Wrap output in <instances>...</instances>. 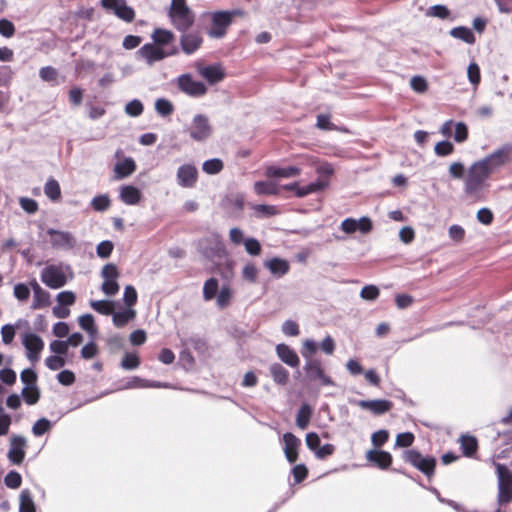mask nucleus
I'll use <instances>...</instances> for the list:
<instances>
[{"label": "nucleus", "mask_w": 512, "mask_h": 512, "mask_svg": "<svg viewBox=\"0 0 512 512\" xmlns=\"http://www.w3.org/2000/svg\"><path fill=\"white\" fill-rule=\"evenodd\" d=\"M511 161V146L504 145L487 155L483 159L474 162L468 169L466 185L470 190L482 187L489 176L497 169Z\"/></svg>", "instance_id": "1"}, {"label": "nucleus", "mask_w": 512, "mask_h": 512, "mask_svg": "<svg viewBox=\"0 0 512 512\" xmlns=\"http://www.w3.org/2000/svg\"><path fill=\"white\" fill-rule=\"evenodd\" d=\"M197 250L206 259L216 263L227 256V251L219 236L204 237L197 242Z\"/></svg>", "instance_id": "2"}, {"label": "nucleus", "mask_w": 512, "mask_h": 512, "mask_svg": "<svg viewBox=\"0 0 512 512\" xmlns=\"http://www.w3.org/2000/svg\"><path fill=\"white\" fill-rule=\"evenodd\" d=\"M300 173V169L296 166L276 167L270 166L266 169L267 181H259L255 183L256 192H273L275 184L272 178H289Z\"/></svg>", "instance_id": "3"}, {"label": "nucleus", "mask_w": 512, "mask_h": 512, "mask_svg": "<svg viewBox=\"0 0 512 512\" xmlns=\"http://www.w3.org/2000/svg\"><path fill=\"white\" fill-rule=\"evenodd\" d=\"M403 460L418 469L428 478L434 475L436 458L433 456H423L418 450L409 449L403 452Z\"/></svg>", "instance_id": "4"}, {"label": "nucleus", "mask_w": 512, "mask_h": 512, "mask_svg": "<svg viewBox=\"0 0 512 512\" xmlns=\"http://www.w3.org/2000/svg\"><path fill=\"white\" fill-rule=\"evenodd\" d=\"M187 130L190 137L197 142L206 141L213 133L208 117L203 114L195 115Z\"/></svg>", "instance_id": "5"}, {"label": "nucleus", "mask_w": 512, "mask_h": 512, "mask_svg": "<svg viewBox=\"0 0 512 512\" xmlns=\"http://www.w3.org/2000/svg\"><path fill=\"white\" fill-rule=\"evenodd\" d=\"M209 15L211 18V28L208 30L209 37L222 38L226 33V29L232 23L235 12L216 11Z\"/></svg>", "instance_id": "6"}, {"label": "nucleus", "mask_w": 512, "mask_h": 512, "mask_svg": "<svg viewBox=\"0 0 512 512\" xmlns=\"http://www.w3.org/2000/svg\"><path fill=\"white\" fill-rule=\"evenodd\" d=\"M179 50L176 46H171V48L159 47L156 44H145L143 45L138 53L142 58L146 60V62L151 65L154 62L163 60L166 57L173 56L178 54Z\"/></svg>", "instance_id": "7"}, {"label": "nucleus", "mask_w": 512, "mask_h": 512, "mask_svg": "<svg viewBox=\"0 0 512 512\" xmlns=\"http://www.w3.org/2000/svg\"><path fill=\"white\" fill-rule=\"evenodd\" d=\"M40 278L51 289L62 288L67 283V277L62 267L55 264L45 266L41 271Z\"/></svg>", "instance_id": "8"}, {"label": "nucleus", "mask_w": 512, "mask_h": 512, "mask_svg": "<svg viewBox=\"0 0 512 512\" xmlns=\"http://www.w3.org/2000/svg\"><path fill=\"white\" fill-rule=\"evenodd\" d=\"M306 377L310 382L320 381L322 386H335L333 379L325 374L319 360H308L304 365Z\"/></svg>", "instance_id": "9"}, {"label": "nucleus", "mask_w": 512, "mask_h": 512, "mask_svg": "<svg viewBox=\"0 0 512 512\" xmlns=\"http://www.w3.org/2000/svg\"><path fill=\"white\" fill-rule=\"evenodd\" d=\"M22 343L26 349L27 358L31 362L38 361L40 353L44 348V341L42 338L33 332H28L24 335Z\"/></svg>", "instance_id": "10"}, {"label": "nucleus", "mask_w": 512, "mask_h": 512, "mask_svg": "<svg viewBox=\"0 0 512 512\" xmlns=\"http://www.w3.org/2000/svg\"><path fill=\"white\" fill-rule=\"evenodd\" d=\"M220 206L227 216L238 217L244 209V198L242 194H225Z\"/></svg>", "instance_id": "11"}, {"label": "nucleus", "mask_w": 512, "mask_h": 512, "mask_svg": "<svg viewBox=\"0 0 512 512\" xmlns=\"http://www.w3.org/2000/svg\"><path fill=\"white\" fill-rule=\"evenodd\" d=\"M26 438L21 435H14L10 439V448L7 454L9 461L14 465H20L25 458Z\"/></svg>", "instance_id": "12"}, {"label": "nucleus", "mask_w": 512, "mask_h": 512, "mask_svg": "<svg viewBox=\"0 0 512 512\" xmlns=\"http://www.w3.org/2000/svg\"><path fill=\"white\" fill-rule=\"evenodd\" d=\"M181 32L182 34L179 38L181 50L186 55L194 54L202 46L203 38L201 34L197 31L188 32V30Z\"/></svg>", "instance_id": "13"}, {"label": "nucleus", "mask_w": 512, "mask_h": 512, "mask_svg": "<svg viewBox=\"0 0 512 512\" xmlns=\"http://www.w3.org/2000/svg\"><path fill=\"white\" fill-rule=\"evenodd\" d=\"M178 87L182 92L192 97H200L207 91L202 82L193 80L189 74L179 76Z\"/></svg>", "instance_id": "14"}, {"label": "nucleus", "mask_w": 512, "mask_h": 512, "mask_svg": "<svg viewBox=\"0 0 512 512\" xmlns=\"http://www.w3.org/2000/svg\"><path fill=\"white\" fill-rule=\"evenodd\" d=\"M47 234L50 236V243L54 248L68 250L75 246V238L70 232L49 228Z\"/></svg>", "instance_id": "15"}, {"label": "nucleus", "mask_w": 512, "mask_h": 512, "mask_svg": "<svg viewBox=\"0 0 512 512\" xmlns=\"http://www.w3.org/2000/svg\"><path fill=\"white\" fill-rule=\"evenodd\" d=\"M101 3L104 8L113 11L124 21L131 22L135 17L134 10L127 6L125 0H101Z\"/></svg>", "instance_id": "16"}, {"label": "nucleus", "mask_w": 512, "mask_h": 512, "mask_svg": "<svg viewBox=\"0 0 512 512\" xmlns=\"http://www.w3.org/2000/svg\"><path fill=\"white\" fill-rule=\"evenodd\" d=\"M169 17L178 31H187L194 23V15L190 8L169 11Z\"/></svg>", "instance_id": "17"}, {"label": "nucleus", "mask_w": 512, "mask_h": 512, "mask_svg": "<svg viewBox=\"0 0 512 512\" xmlns=\"http://www.w3.org/2000/svg\"><path fill=\"white\" fill-rule=\"evenodd\" d=\"M355 403L360 408L368 410L374 415H383L393 407V403L386 399L357 400Z\"/></svg>", "instance_id": "18"}, {"label": "nucleus", "mask_w": 512, "mask_h": 512, "mask_svg": "<svg viewBox=\"0 0 512 512\" xmlns=\"http://www.w3.org/2000/svg\"><path fill=\"white\" fill-rule=\"evenodd\" d=\"M284 441V454L287 461L291 464L295 463L298 459V449L301 445V440L291 432H286L283 435Z\"/></svg>", "instance_id": "19"}, {"label": "nucleus", "mask_w": 512, "mask_h": 512, "mask_svg": "<svg viewBox=\"0 0 512 512\" xmlns=\"http://www.w3.org/2000/svg\"><path fill=\"white\" fill-rule=\"evenodd\" d=\"M197 169L191 164H184L177 170L178 183L185 188L193 186L197 179Z\"/></svg>", "instance_id": "20"}, {"label": "nucleus", "mask_w": 512, "mask_h": 512, "mask_svg": "<svg viewBox=\"0 0 512 512\" xmlns=\"http://www.w3.org/2000/svg\"><path fill=\"white\" fill-rule=\"evenodd\" d=\"M366 459L383 470L389 468L393 461L392 455L381 449L369 450L366 453Z\"/></svg>", "instance_id": "21"}, {"label": "nucleus", "mask_w": 512, "mask_h": 512, "mask_svg": "<svg viewBox=\"0 0 512 512\" xmlns=\"http://www.w3.org/2000/svg\"><path fill=\"white\" fill-rule=\"evenodd\" d=\"M263 265L276 278L283 277L290 270L289 262L279 257H273L271 259L265 260Z\"/></svg>", "instance_id": "22"}, {"label": "nucleus", "mask_w": 512, "mask_h": 512, "mask_svg": "<svg viewBox=\"0 0 512 512\" xmlns=\"http://www.w3.org/2000/svg\"><path fill=\"white\" fill-rule=\"evenodd\" d=\"M198 73L210 84H215L223 80L225 73L218 64L209 66H198Z\"/></svg>", "instance_id": "23"}, {"label": "nucleus", "mask_w": 512, "mask_h": 512, "mask_svg": "<svg viewBox=\"0 0 512 512\" xmlns=\"http://www.w3.org/2000/svg\"><path fill=\"white\" fill-rule=\"evenodd\" d=\"M276 353L282 362L292 368L297 367L300 363L297 353L284 343H280L276 346Z\"/></svg>", "instance_id": "24"}, {"label": "nucleus", "mask_w": 512, "mask_h": 512, "mask_svg": "<svg viewBox=\"0 0 512 512\" xmlns=\"http://www.w3.org/2000/svg\"><path fill=\"white\" fill-rule=\"evenodd\" d=\"M152 40L159 47L171 48L174 41V34L167 29L157 28L153 31Z\"/></svg>", "instance_id": "25"}, {"label": "nucleus", "mask_w": 512, "mask_h": 512, "mask_svg": "<svg viewBox=\"0 0 512 512\" xmlns=\"http://www.w3.org/2000/svg\"><path fill=\"white\" fill-rule=\"evenodd\" d=\"M112 321L113 324L118 327H124L127 323L132 321L136 317V311L132 308H126L122 311L114 312L112 311Z\"/></svg>", "instance_id": "26"}, {"label": "nucleus", "mask_w": 512, "mask_h": 512, "mask_svg": "<svg viewBox=\"0 0 512 512\" xmlns=\"http://www.w3.org/2000/svg\"><path fill=\"white\" fill-rule=\"evenodd\" d=\"M313 408L308 403H302L296 414V425L300 429H306L310 423Z\"/></svg>", "instance_id": "27"}, {"label": "nucleus", "mask_w": 512, "mask_h": 512, "mask_svg": "<svg viewBox=\"0 0 512 512\" xmlns=\"http://www.w3.org/2000/svg\"><path fill=\"white\" fill-rule=\"evenodd\" d=\"M79 326L85 330L91 339H95L98 334V329L95 325V320L92 314L86 313L78 318Z\"/></svg>", "instance_id": "28"}, {"label": "nucleus", "mask_w": 512, "mask_h": 512, "mask_svg": "<svg viewBox=\"0 0 512 512\" xmlns=\"http://www.w3.org/2000/svg\"><path fill=\"white\" fill-rule=\"evenodd\" d=\"M271 377L278 385H286L289 379V372L280 363H273L269 368Z\"/></svg>", "instance_id": "29"}, {"label": "nucleus", "mask_w": 512, "mask_h": 512, "mask_svg": "<svg viewBox=\"0 0 512 512\" xmlns=\"http://www.w3.org/2000/svg\"><path fill=\"white\" fill-rule=\"evenodd\" d=\"M496 468L498 486H512V471L505 464L494 462Z\"/></svg>", "instance_id": "30"}, {"label": "nucleus", "mask_w": 512, "mask_h": 512, "mask_svg": "<svg viewBox=\"0 0 512 512\" xmlns=\"http://www.w3.org/2000/svg\"><path fill=\"white\" fill-rule=\"evenodd\" d=\"M135 170V162L132 158H125L115 164L114 171L118 178H124Z\"/></svg>", "instance_id": "31"}, {"label": "nucleus", "mask_w": 512, "mask_h": 512, "mask_svg": "<svg viewBox=\"0 0 512 512\" xmlns=\"http://www.w3.org/2000/svg\"><path fill=\"white\" fill-rule=\"evenodd\" d=\"M135 387H142V388H166L168 387L167 383H162L159 381H151V380H144L137 376L133 377V380L125 385L124 388H135Z\"/></svg>", "instance_id": "32"}, {"label": "nucleus", "mask_w": 512, "mask_h": 512, "mask_svg": "<svg viewBox=\"0 0 512 512\" xmlns=\"http://www.w3.org/2000/svg\"><path fill=\"white\" fill-rule=\"evenodd\" d=\"M19 500V512H36V505L28 489L21 491Z\"/></svg>", "instance_id": "33"}, {"label": "nucleus", "mask_w": 512, "mask_h": 512, "mask_svg": "<svg viewBox=\"0 0 512 512\" xmlns=\"http://www.w3.org/2000/svg\"><path fill=\"white\" fill-rule=\"evenodd\" d=\"M219 282L217 278L210 277L204 282L203 285V298L205 301H210L216 297L219 292Z\"/></svg>", "instance_id": "34"}, {"label": "nucleus", "mask_w": 512, "mask_h": 512, "mask_svg": "<svg viewBox=\"0 0 512 512\" xmlns=\"http://www.w3.org/2000/svg\"><path fill=\"white\" fill-rule=\"evenodd\" d=\"M450 35L456 39L464 41L467 44H474L476 41L473 32L465 26H458L451 29Z\"/></svg>", "instance_id": "35"}, {"label": "nucleus", "mask_w": 512, "mask_h": 512, "mask_svg": "<svg viewBox=\"0 0 512 512\" xmlns=\"http://www.w3.org/2000/svg\"><path fill=\"white\" fill-rule=\"evenodd\" d=\"M462 452L465 456H473L478 448L477 439L474 436L466 435L461 437L460 441Z\"/></svg>", "instance_id": "36"}, {"label": "nucleus", "mask_w": 512, "mask_h": 512, "mask_svg": "<svg viewBox=\"0 0 512 512\" xmlns=\"http://www.w3.org/2000/svg\"><path fill=\"white\" fill-rule=\"evenodd\" d=\"M251 208L254 210L256 217L266 218L278 213V207L268 204H252Z\"/></svg>", "instance_id": "37"}, {"label": "nucleus", "mask_w": 512, "mask_h": 512, "mask_svg": "<svg viewBox=\"0 0 512 512\" xmlns=\"http://www.w3.org/2000/svg\"><path fill=\"white\" fill-rule=\"evenodd\" d=\"M90 306L96 312L102 315H111L113 311L114 301L111 300H92Z\"/></svg>", "instance_id": "38"}, {"label": "nucleus", "mask_w": 512, "mask_h": 512, "mask_svg": "<svg viewBox=\"0 0 512 512\" xmlns=\"http://www.w3.org/2000/svg\"><path fill=\"white\" fill-rule=\"evenodd\" d=\"M20 380L24 384V390L37 387V374L32 368L24 369L20 374Z\"/></svg>", "instance_id": "39"}, {"label": "nucleus", "mask_w": 512, "mask_h": 512, "mask_svg": "<svg viewBox=\"0 0 512 512\" xmlns=\"http://www.w3.org/2000/svg\"><path fill=\"white\" fill-rule=\"evenodd\" d=\"M50 303H51L50 293L48 291L42 289L41 291H38L37 293L34 294V300H33L31 308L35 309V310L41 309V308L49 306Z\"/></svg>", "instance_id": "40"}, {"label": "nucleus", "mask_w": 512, "mask_h": 512, "mask_svg": "<svg viewBox=\"0 0 512 512\" xmlns=\"http://www.w3.org/2000/svg\"><path fill=\"white\" fill-rule=\"evenodd\" d=\"M51 428L52 422L49 419L42 417L39 420H37L32 426V433L35 436L40 437L47 433Z\"/></svg>", "instance_id": "41"}, {"label": "nucleus", "mask_w": 512, "mask_h": 512, "mask_svg": "<svg viewBox=\"0 0 512 512\" xmlns=\"http://www.w3.org/2000/svg\"><path fill=\"white\" fill-rule=\"evenodd\" d=\"M139 365H140V359L137 356V354L129 353V352L125 353V355L123 356L121 363H120V366L124 370H134V369L138 368Z\"/></svg>", "instance_id": "42"}, {"label": "nucleus", "mask_w": 512, "mask_h": 512, "mask_svg": "<svg viewBox=\"0 0 512 512\" xmlns=\"http://www.w3.org/2000/svg\"><path fill=\"white\" fill-rule=\"evenodd\" d=\"M155 110L159 115L166 117L172 114L174 108L169 100L165 98H159L155 102Z\"/></svg>", "instance_id": "43"}, {"label": "nucleus", "mask_w": 512, "mask_h": 512, "mask_svg": "<svg viewBox=\"0 0 512 512\" xmlns=\"http://www.w3.org/2000/svg\"><path fill=\"white\" fill-rule=\"evenodd\" d=\"M216 296L218 307L223 309L229 305L232 297V291L228 285H223Z\"/></svg>", "instance_id": "44"}, {"label": "nucleus", "mask_w": 512, "mask_h": 512, "mask_svg": "<svg viewBox=\"0 0 512 512\" xmlns=\"http://www.w3.org/2000/svg\"><path fill=\"white\" fill-rule=\"evenodd\" d=\"M22 476L15 470L9 471L4 477V484L11 489H17L21 486Z\"/></svg>", "instance_id": "45"}, {"label": "nucleus", "mask_w": 512, "mask_h": 512, "mask_svg": "<svg viewBox=\"0 0 512 512\" xmlns=\"http://www.w3.org/2000/svg\"><path fill=\"white\" fill-rule=\"evenodd\" d=\"M244 247L246 252L251 256H257L261 253L262 246L258 239L254 237H248L244 241Z\"/></svg>", "instance_id": "46"}, {"label": "nucleus", "mask_w": 512, "mask_h": 512, "mask_svg": "<svg viewBox=\"0 0 512 512\" xmlns=\"http://www.w3.org/2000/svg\"><path fill=\"white\" fill-rule=\"evenodd\" d=\"M454 134L453 139L457 143H463L468 138V127L464 122L454 123Z\"/></svg>", "instance_id": "47"}, {"label": "nucleus", "mask_w": 512, "mask_h": 512, "mask_svg": "<svg viewBox=\"0 0 512 512\" xmlns=\"http://www.w3.org/2000/svg\"><path fill=\"white\" fill-rule=\"evenodd\" d=\"M318 344L313 339H306L303 342V348L301 350L302 357L308 360H313L312 355L317 352Z\"/></svg>", "instance_id": "48"}, {"label": "nucleus", "mask_w": 512, "mask_h": 512, "mask_svg": "<svg viewBox=\"0 0 512 512\" xmlns=\"http://www.w3.org/2000/svg\"><path fill=\"white\" fill-rule=\"evenodd\" d=\"M143 104L140 100L134 99L125 106V113L131 117H138L143 113Z\"/></svg>", "instance_id": "49"}, {"label": "nucleus", "mask_w": 512, "mask_h": 512, "mask_svg": "<svg viewBox=\"0 0 512 512\" xmlns=\"http://www.w3.org/2000/svg\"><path fill=\"white\" fill-rule=\"evenodd\" d=\"M223 168V163L218 158H213L210 160H207L203 163L202 169L207 174H216L219 173Z\"/></svg>", "instance_id": "50"}, {"label": "nucleus", "mask_w": 512, "mask_h": 512, "mask_svg": "<svg viewBox=\"0 0 512 512\" xmlns=\"http://www.w3.org/2000/svg\"><path fill=\"white\" fill-rule=\"evenodd\" d=\"M138 294L134 286L127 285L123 293V301L128 308L134 306L137 302Z\"/></svg>", "instance_id": "51"}, {"label": "nucleus", "mask_w": 512, "mask_h": 512, "mask_svg": "<svg viewBox=\"0 0 512 512\" xmlns=\"http://www.w3.org/2000/svg\"><path fill=\"white\" fill-rule=\"evenodd\" d=\"M13 294L17 300L24 302L30 296V287L25 283H17L14 286Z\"/></svg>", "instance_id": "52"}, {"label": "nucleus", "mask_w": 512, "mask_h": 512, "mask_svg": "<svg viewBox=\"0 0 512 512\" xmlns=\"http://www.w3.org/2000/svg\"><path fill=\"white\" fill-rule=\"evenodd\" d=\"M467 76L470 83L477 87L481 80L480 68L478 64H476L475 62L469 64L467 68Z\"/></svg>", "instance_id": "53"}, {"label": "nucleus", "mask_w": 512, "mask_h": 512, "mask_svg": "<svg viewBox=\"0 0 512 512\" xmlns=\"http://www.w3.org/2000/svg\"><path fill=\"white\" fill-rule=\"evenodd\" d=\"M113 248L114 245L110 240H103L97 245L96 253L100 258L106 259L111 255Z\"/></svg>", "instance_id": "54"}, {"label": "nucleus", "mask_w": 512, "mask_h": 512, "mask_svg": "<svg viewBox=\"0 0 512 512\" xmlns=\"http://www.w3.org/2000/svg\"><path fill=\"white\" fill-rule=\"evenodd\" d=\"M389 439V432L386 429H380L371 435V442L374 447L383 446Z\"/></svg>", "instance_id": "55"}, {"label": "nucleus", "mask_w": 512, "mask_h": 512, "mask_svg": "<svg viewBox=\"0 0 512 512\" xmlns=\"http://www.w3.org/2000/svg\"><path fill=\"white\" fill-rule=\"evenodd\" d=\"M65 364V359L60 355H51L45 359V365L53 371L61 369Z\"/></svg>", "instance_id": "56"}, {"label": "nucleus", "mask_w": 512, "mask_h": 512, "mask_svg": "<svg viewBox=\"0 0 512 512\" xmlns=\"http://www.w3.org/2000/svg\"><path fill=\"white\" fill-rule=\"evenodd\" d=\"M21 394L23 396L24 401L28 405H34L40 399V390L38 389V387L30 388L28 390L22 389Z\"/></svg>", "instance_id": "57"}, {"label": "nucleus", "mask_w": 512, "mask_h": 512, "mask_svg": "<svg viewBox=\"0 0 512 512\" xmlns=\"http://www.w3.org/2000/svg\"><path fill=\"white\" fill-rule=\"evenodd\" d=\"M426 15L440 19H446L449 17L450 11L444 5H434L427 10Z\"/></svg>", "instance_id": "58"}, {"label": "nucleus", "mask_w": 512, "mask_h": 512, "mask_svg": "<svg viewBox=\"0 0 512 512\" xmlns=\"http://www.w3.org/2000/svg\"><path fill=\"white\" fill-rule=\"evenodd\" d=\"M57 304L61 306H71L75 303L76 296L72 291H62L56 296Z\"/></svg>", "instance_id": "59"}, {"label": "nucleus", "mask_w": 512, "mask_h": 512, "mask_svg": "<svg viewBox=\"0 0 512 512\" xmlns=\"http://www.w3.org/2000/svg\"><path fill=\"white\" fill-rule=\"evenodd\" d=\"M454 151V146L449 141H440L434 147V152L438 156H448Z\"/></svg>", "instance_id": "60"}, {"label": "nucleus", "mask_w": 512, "mask_h": 512, "mask_svg": "<svg viewBox=\"0 0 512 512\" xmlns=\"http://www.w3.org/2000/svg\"><path fill=\"white\" fill-rule=\"evenodd\" d=\"M414 439V434L411 432L399 433L396 437L395 445L398 447L407 448L413 444Z\"/></svg>", "instance_id": "61"}, {"label": "nucleus", "mask_w": 512, "mask_h": 512, "mask_svg": "<svg viewBox=\"0 0 512 512\" xmlns=\"http://www.w3.org/2000/svg\"><path fill=\"white\" fill-rule=\"evenodd\" d=\"M109 198L107 197V194H99L96 197H94L91 201L92 207L96 211H104L109 206Z\"/></svg>", "instance_id": "62"}, {"label": "nucleus", "mask_w": 512, "mask_h": 512, "mask_svg": "<svg viewBox=\"0 0 512 512\" xmlns=\"http://www.w3.org/2000/svg\"><path fill=\"white\" fill-rule=\"evenodd\" d=\"M379 289L375 285H366L361 289L360 297L364 300H375L379 296Z\"/></svg>", "instance_id": "63"}, {"label": "nucleus", "mask_w": 512, "mask_h": 512, "mask_svg": "<svg viewBox=\"0 0 512 512\" xmlns=\"http://www.w3.org/2000/svg\"><path fill=\"white\" fill-rule=\"evenodd\" d=\"M512 501V486H498V502L499 504L509 503Z\"/></svg>", "instance_id": "64"}]
</instances>
